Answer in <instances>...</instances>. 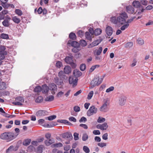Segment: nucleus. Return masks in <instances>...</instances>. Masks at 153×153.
I'll use <instances>...</instances> for the list:
<instances>
[{"mask_svg":"<svg viewBox=\"0 0 153 153\" xmlns=\"http://www.w3.org/2000/svg\"><path fill=\"white\" fill-rule=\"evenodd\" d=\"M84 32L82 30H79L77 32V34L78 36L80 37H81L83 36Z\"/></svg>","mask_w":153,"mask_h":153,"instance_id":"nucleus-56","label":"nucleus"},{"mask_svg":"<svg viewBox=\"0 0 153 153\" xmlns=\"http://www.w3.org/2000/svg\"><path fill=\"white\" fill-rule=\"evenodd\" d=\"M114 87L113 86H111L106 89V92L107 93L109 92L114 90Z\"/></svg>","mask_w":153,"mask_h":153,"instance_id":"nucleus-59","label":"nucleus"},{"mask_svg":"<svg viewBox=\"0 0 153 153\" xmlns=\"http://www.w3.org/2000/svg\"><path fill=\"white\" fill-rule=\"evenodd\" d=\"M94 94L93 91H91L88 94L87 98L88 100L91 99L93 96Z\"/></svg>","mask_w":153,"mask_h":153,"instance_id":"nucleus-51","label":"nucleus"},{"mask_svg":"<svg viewBox=\"0 0 153 153\" xmlns=\"http://www.w3.org/2000/svg\"><path fill=\"white\" fill-rule=\"evenodd\" d=\"M97 111V109L94 105L91 107L88 111L87 114L88 116L90 117L94 114H96Z\"/></svg>","mask_w":153,"mask_h":153,"instance_id":"nucleus-4","label":"nucleus"},{"mask_svg":"<svg viewBox=\"0 0 153 153\" xmlns=\"http://www.w3.org/2000/svg\"><path fill=\"white\" fill-rule=\"evenodd\" d=\"M57 122L59 123L66 124V123L68 122V120H58Z\"/></svg>","mask_w":153,"mask_h":153,"instance_id":"nucleus-54","label":"nucleus"},{"mask_svg":"<svg viewBox=\"0 0 153 153\" xmlns=\"http://www.w3.org/2000/svg\"><path fill=\"white\" fill-rule=\"evenodd\" d=\"M12 20L14 22L17 24L19 23L20 21V19L16 16L13 17L12 18Z\"/></svg>","mask_w":153,"mask_h":153,"instance_id":"nucleus-41","label":"nucleus"},{"mask_svg":"<svg viewBox=\"0 0 153 153\" xmlns=\"http://www.w3.org/2000/svg\"><path fill=\"white\" fill-rule=\"evenodd\" d=\"M102 130H106L108 126L107 124V123H104L102 125Z\"/></svg>","mask_w":153,"mask_h":153,"instance_id":"nucleus-47","label":"nucleus"},{"mask_svg":"<svg viewBox=\"0 0 153 153\" xmlns=\"http://www.w3.org/2000/svg\"><path fill=\"white\" fill-rule=\"evenodd\" d=\"M107 144L105 143H100L97 144V145L101 147H103L106 146Z\"/></svg>","mask_w":153,"mask_h":153,"instance_id":"nucleus-55","label":"nucleus"},{"mask_svg":"<svg viewBox=\"0 0 153 153\" xmlns=\"http://www.w3.org/2000/svg\"><path fill=\"white\" fill-rule=\"evenodd\" d=\"M102 79H100L99 76L95 77L90 83L91 84H94L95 86L99 85L102 82Z\"/></svg>","mask_w":153,"mask_h":153,"instance_id":"nucleus-3","label":"nucleus"},{"mask_svg":"<svg viewBox=\"0 0 153 153\" xmlns=\"http://www.w3.org/2000/svg\"><path fill=\"white\" fill-rule=\"evenodd\" d=\"M133 45V43L132 42H129L126 43L125 46V47L126 48H130L132 47Z\"/></svg>","mask_w":153,"mask_h":153,"instance_id":"nucleus-38","label":"nucleus"},{"mask_svg":"<svg viewBox=\"0 0 153 153\" xmlns=\"http://www.w3.org/2000/svg\"><path fill=\"white\" fill-rule=\"evenodd\" d=\"M57 125L56 122L52 121L50 124H45L43 125H42L43 126L46 128H51Z\"/></svg>","mask_w":153,"mask_h":153,"instance_id":"nucleus-14","label":"nucleus"},{"mask_svg":"<svg viewBox=\"0 0 153 153\" xmlns=\"http://www.w3.org/2000/svg\"><path fill=\"white\" fill-rule=\"evenodd\" d=\"M107 102L106 101L105 103L100 107V110L101 111H104V110H105L107 107Z\"/></svg>","mask_w":153,"mask_h":153,"instance_id":"nucleus-35","label":"nucleus"},{"mask_svg":"<svg viewBox=\"0 0 153 153\" xmlns=\"http://www.w3.org/2000/svg\"><path fill=\"white\" fill-rule=\"evenodd\" d=\"M49 89L51 91V94H54L55 93V91L56 90L57 87L56 85L54 83H51L49 85Z\"/></svg>","mask_w":153,"mask_h":153,"instance_id":"nucleus-6","label":"nucleus"},{"mask_svg":"<svg viewBox=\"0 0 153 153\" xmlns=\"http://www.w3.org/2000/svg\"><path fill=\"white\" fill-rule=\"evenodd\" d=\"M129 26V24H126L123 25L120 28V29L122 30H124L125 29L127 28Z\"/></svg>","mask_w":153,"mask_h":153,"instance_id":"nucleus-50","label":"nucleus"},{"mask_svg":"<svg viewBox=\"0 0 153 153\" xmlns=\"http://www.w3.org/2000/svg\"><path fill=\"white\" fill-rule=\"evenodd\" d=\"M15 13L16 14L19 16H21L22 14V11L20 9H17L15 10Z\"/></svg>","mask_w":153,"mask_h":153,"instance_id":"nucleus-46","label":"nucleus"},{"mask_svg":"<svg viewBox=\"0 0 153 153\" xmlns=\"http://www.w3.org/2000/svg\"><path fill=\"white\" fill-rule=\"evenodd\" d=\"M63 146V144L61 143L53 144L51 146L52 148L60 147Z\"/></svg>","mask_w":153,"mask_h":153,"instance_id":"nucleus-26","label":"nucleus"},{"mask_svg":"<svg viewBox=\"0 0 153 153\" xmlns=\"http://www.w3.org/2000/svg\"><path fill=\"white\" fill-rule=\"evenodd\" d=\"M12 104L15 105L20 106H21L23 105L22 104L21 102H18L17 101H16V102H12Z\"/></svg>","mask_w":153,"mask_h":153,"instance_id":"nucleus-63","label":"nucleus"},{"mask_svg":"<svg viewBox=\"0 0 153 153\" xmlns=\"http://www.w3.org/2000/svg\"><path fill=\"white\" fill-rule=\"evenodd\" d=\"M18 135V134H16L13 132H5L2 134L0 137L1 139L8 140L10 141L16 138Z\"/></svg>","mask_w":153,"mask_h":153,"instance_id":"nucleus-1","label":"nucleus"},{"mask_svg":"<svg viewBox=\"0 0 153 153\" xmlns=\"http://www.w3.org/2000/svg\"><path fill=\"white\" fill-rule=\"evenodd\" d=\"M48 112L45 110H40L37 111L36 115L37 117H43L47 115Z\"/></svg>","mask_w":153,"mask_h":153,"instance_id":"nucleus-7","label":"nucleus"},{"mask_svg":"<svg viewBox=\"0 0 153 153\" xmlns=\"http://www.w3.org/2000/svg\"><path fill=\"white\" fill-rule=\"evenodd\" d=\"M103 39H99L93 41L88 45L89 48H93L99 45L102 40Z\"/></svg>","mask_w":153,"mask_h":153,"instance_id":"nucleus-5","label":"nucleus"},{"mask_svg":"<svg viewBox=\"0 0 153 153\" xmlns=\"http://www.w3.org/2000/svg\"><path fill=\"white\" fill-rule=\"evenodd\" d=\"M42 91L43 93L46 94L48 93L49 90V87L46 84H44L42 86Z\"/></svg>","mask_w":153,"mask_h":153,"instance_id":"nucleus-13","label":"nucleus"},{"mask_svg":"<svg viewBox=\"0 0 153 153\" xmlns=\"http://www.w3.org/2000/svg\"><path fill=\"white\" fill-rule=\"evenodd\" d=\"M73 74L76 77H78L81 76L82 75L81 72L77 69L74 70L73 72Z\"/></svg>","mask_w":153,"mask_h":153,"instance_id":"nucleus-15","label":"nucleus"},{"mask_svg":"<svg viewBox=\"0 0 153 153\" xmlns=\"http://www.w3.org/2000/svg\"><path fill=\"white\" fill-rule=\"evenodd\" d=\"M43 100V97L41 96H39L35 100L36 102L37 103H40L42 102Z\"/></svg>","mask_w":153,"mask_h":153,"instance_id":"nucleus-34","label":"nucleus"},{"mask_svg":"<svg viewBox=\"0 0 153 153\" xmlns=\"http://www.w3.org/2000/svg\"><path fill=\"white\" fill-rule=\"evenodd\" d=\"M41 91H42V88L39 85L36 86L34 89V91L35 92H39Z\"/></svg>","mask_w":153,"mask_h":153,"instance_id":"nucleus-36","label":"nucleus"},{"mask_svg":"<svg viewBox=\"0 0 153 153\" xmlns=\"http://www.w3.org/2000/svg\"><path fill=\"white\" fill-rule=\"evenodd\" d=\"M56 83L58 85H63V80L62 79H57L56 80Z\"/></svg>","mask_w":153,"mask_h":153,"instance_id":"nucleus-28","label":"nucleus"},{"mask_svg":"<svg viewBox=\"0 0 153 153\" xmlns=\"http://www.w3.org/2000/svg\"><path fill=\"white\" fill-rule=\"evenodd\" d=\"M78 79L76 78L74 80L72 77L70 76L69 79V82L70 84H72V86L74 87L77 84V82Z\"/></svg>","mask_w":153,"mask_h":153,"instance_id":"nucleus-10","label":"nucleus"},{"mask_svg":"<svg viewBox=\"0 0 153 153\" xmlns=\"http://www.w3.org/2000/svg\"><path fill=\"white\" fill-rule=\"evenodd\" d=\"M7 2H2L1 4L2 6L5 9H7L10 7L9 4H7Z\"/></svg>","mask_w":153,"mask_h":153,"instance_id":"nucleus-42","label":"nucleus"},{"mask_svg":"<svg viewBox=\"0 0 153 153\" xmlns=\"http://www.w3.org/2000/svg\"><path fill=\"white\" fill-rule=\"evenodd\" d=\"M128 16L127 14L125 12L122 13L118 17V22L121 25H123L126 22V19Z\"/></svg>","mask_w":153,"mask_h":153,"instance_id":"nucleus-2","label":"nucleus"},{"mask_svg":"<svg viewBox=\"0 0 153 153\" xmlns=\"http://www.w3.org/2000/svg\"><path fill=\"white\" fill-rule=\"evenodd\" d=\"M111 22L114 24H117L118 23V17L117 18L116 16H113L111 18Z\"/></svg>","mask_w":153,"mask_h":153,"instance_id":"nucleus-21","label":"nucleus"},{"mask_svg":"<svg viewBox=\"0 0 153 153\" xmlns=\"http://www.w3.org/2000/svg\"><path fill=\"white\" fill-rule=\"evenodd\" d=\"M85 36L86 38L89 40L90 42L92 40V38L89 33L88 32H86L85 33Z\"/></svg>","mask_w":153,"mask_h":153,"instance_id":"nucleus-30","label":"nucleus"},{"mask_svg":"<svg viewBox=\"0 0 153 153\" xmlns=\"http://www.w3.org/2000/svg\"><path fill=\"white\" fill-rule=\"evenodd\" d=\"M64 71L66 74H69L71 71V68L69 66H67L64 68Z\"/></svg>","mask_w":153,"mask_h":153,"instance_id":"nucleus-16","label":"nucleus"},{"mask_svg":"<svg viewBox=\"0 0 153 153\" xmlns=\"http://www.w3.org/2000/svg\"><path fill=\"white\" fill-rule=\"evenodd\" d=\"M6 88L5 83L3 82H0V90H4Z\"/></svg>","mask_w":153,"mask_h":153,"instance_id":"nucleus-29","label":"nucleus"},{"mask_svg":"<svg viewBox=\"0 0 153 153\" xmlns=\"http://www.w3.org/2000/svg\"><path fill=\"white\" fill-rule=\"evenodd\" d=\"M126 10L127 12L130 14L134 12V8L131 6L126 7Z\"/></svg>","mask_w":153,"mask_h":153,"instance_id":"nucleus-17","label":"nucleus"},{"mask_svg":"<svg viewBox=\"0 0 153 153\" xmlns=\"http://www.w3.org/2000/svg\"><path fill=\"white\" fill-rule=\"evenodd\" d=\"M102 47H99V49L96 52V55L97 56L100 54L102 51Z\"/></svg>","mask_w":153,"mask_h":153,"instance_id":"nucleus-53","label":"nucleus"},{"mask_svg":"<svg viewBox=\"0 0 153 153\" xmlns=\"http://www.w3.org/2000/svg\"><path fill=\"white\" fill-rule=\"evenodd\" d=\"M54 99V97L53 95H50L45 98V101L51 102Z\"/></svg>","mask_w":153,"mask_h":153,"instance_id":"nucleus-25","label":"nucleus"},{"mask_svg":"<svg viewBox=\"0 0 153 153\" xmlns=\"http://www.w3.org/2000/svg\"><path fill=\"white\" fill-rule=\"evenodd\" d=\"M102 31V30L100 28H97L94 30V35L95 36L99 35L101 33Z\"/></svg>","mask_w":153,"mask_h":153,"instance_id":"nucleus-24","label":"nucleus"},{"mask_svg":"<svg viewBox=\"0 0 153 153\" xmlns=\"http://www.w3.org/2000/svg\"><path fill=\"white\" fill-rule=\"evenodd\" d=\"M132 5L134 7L137 8H139L141 5L140 1H133Z\"/></svg>","mask_w":153,"mask_h":153,"instance_id":"nucleus-19","label":"nucleus"},{"mask_svg":"<svg viewBox=\"0 0 153 153\" xmlns=\"http://www.w3.org/2000/svg\"><path fill=\"white\" fill-rule=\"evenodd\" d=\"M138 43L141 45H143L144 43V40L140 38H139L137 40Z\"/></svg>","mask_w":153,"mask_h":153,"instance_id":"nucleus-52","label":"nucleus"},{"mask_svg":"<svg viewBox=\"0 0 153 153\" xmlns=\"http://www.w3.org/2000/svg\"><path fill=\"white\" fill-rule=\"evenodd\" d=\"M68 44H70L71 46L74 47H79V44L76 41H73L69 40L68 42Z\"/></svg>","mask_w":153,"mask_h":153,"instance_id":"nucleus-12","label":"nucleus"},{"mask_svg":"<svg viewBox=\"0 0 153 153\" xmlns=\"http://www.w3.org/2000/svg\"><path fill=\"white\" fill-rule=\"evenodd\" d=\"M79 47H74L72 49V51L74 53H77L79 51L78 49Z\"/></svg>","mask_w":153,"mask_h":153,"instance_id":"nucleus-58","label":"nucleus"},{"mask_svg":"<svg viewBox=\"0 0 153 153\" xmlns=\"http://www.w3.org/2000/svg\"><path fill=\"white\" fill-rule=\"evenodd\" d=\"M56 117V115H51L45 118V119L46 120H52L54 119H55Z\"/></svg>","mask_w":153,"mask_h":153,"instance_id":"nucleus-37","label":"nucleus"},{"mask_svg":"<svg viewBox=\"0 0 153 153\" xmlns=\"http://www.w3.org/2000/svg\"><path fill=\"white\" fill-rule=\"evenodd\" d=\"M2 24L4 26L6 27H8L10 25L9 21L7 20V19H4L2 22Z\"/></svg>","mask_w":153,"mask_h":153,"instance_id":"nucleus-31","label":"nucleus"},{"mask_svg":"<svg viewBox=\"0 0 153 153\" xmlns=\"http://www.w3.org/2000/svg\"><path fill=\"white\" fill-rule=\"evenodd\" d=\"M3 116L7 118H13L16 117L15 115H9L6 113L5 114H1Z\"/></svg>","mask_w":153,"mask_h":153,"instance_id":"nucleus-43","label":"nucleus"},{"mask_svg":"<svg viewBox=\"0 0 153 153\" xmlns=\"http://www.w3.org/2000/svg\"><path fill=\"white\" fill-rule=\"evenodd\" d=\"M86 121H87L86 118L84 117H82L79 120V122L80 123H82V122H84V123H85Z\"/></svg>","mask_w":153,"mask_h":153,"instance_id":"nucleus-61","label":"nucleus"},{"mask_svg":"<svg viewBox=\"0 0 153 153\" xmlns=\"http://www.w3.org/2000/svg\"><path fill=\"white\" fill-rule=\"evenodd\" d=\"M31 140L30 139H27L24 140L23 142V144L25 146H27L29 145L31 142Z\"/></svg>","mask_w":153,"mask_h":153,"instance_id":"nucleus-27","label":"nucleus"},{"mask_svg":"<svg viewBox=\"0 0 153 153\" xmlns=\"http://www.w3.org/2000/svg\"><path fill=\"white\" fill-rule=\"evenodd\" d=\"M108 134L106 133L104 134L102 136V138L104 140H107L108 139Z\"/></svg>","mask_w":153,"mask_h":153,"instance_id":"nucleus-64","label":"nucleus"},{"mask_svg":"<svg viewBox=\"0 0 153 153\" xmlns=\"http://www.w3.org/2000/svg\"><path fill=\"white\" fill-rule=\"evenodd\" d=\"M86 66L85 64L83 63L81 64L80 65L79 68L81 71H84L86 69Z\"/></svg>","mask_w":153,"mask_h":153,"instance_id":"nucleus-40","label":"nucleus"},{"mask_svg":"<svg viewBox=\"0 0 153 153\" xmlns=\"http://www.w3.org/2000/svg\"><path fill=\"white\" fill-rule=\"evenodd\" d=\"M15 100L18 102L19 101L22 102H24V98L22 97L19 96L16 98Z\"/></svg>","mask_w":153,"mask_h":153,"instance_id":"nucleus-32","label":"nucleus"},{"mask_svg":"<svg viewBox=\"0 0 153 153\" xmlns=\"http://www.w3.org/2000/svg\"><path fill=\"white\" fill-rule=\"evenodd\" d=\"M0 37L2 39H9L8 35L4 33H1L0 36Z\"/></svg>","mask_w":153,"mask_h":153,"instance_id":"nucleus-33","label":"nucleus"},{"mask_svg":"<svg viewBox=\"0 0 153 153\" xmlns=\"http://www.w3.org/2000/svg\"><path fill=\"white\" fill-rule=\"evenodd\" d=\"M80 44L83 47H85L87 45V43L85 40L82 39L80 40Z\"/></svg>","mask_w":153,"mask_h":153,"instance_id":"nucleus-39","label":"nucleus"},{"mask_svg":"<svg viewBox=\"0 0 153 153\" xmlns=\"http://www.w3.org/2000/svg\"><path fill=\"white\" fill-rule=\"evenodd\" d=\"M65 74L64 72H63L62 71H61L59 73V76L60 79H65L66 77Z\"/></svg>","mask_w":153,"mask_h":153,"instance_id":"nucleus-22","label":"nucleus"},{"mask_svg":"<svg viewBox=\"0 0 153 153\" xmlns=\"http://www.w3.org/2000/svg\"><path fill=\"white\" fill-rule=\"evenodd\" d=\"M7 54V51H0V58L4 60L5 58V56Z\"/></svg>","mask_w":153,"mask_h":153,"instance_id":"nucleus-18","label":"nucleus"},{"mask_svg":"<svg viewBox=\"0 0 153 153\" xmlns=\"http://www.w3.org/2000/svg\"><path fill=\"white\" fill-rule=\"evenodd\" d=\"M61 135L62 138L65 139L69 138L71 140L73 138V137L71 133L70 132H66L62 134Z\"/></svg>","mask_w":153,"mask_h":153,"instance_id":"nucleus-9","label":"nucleus"},{"mask_svg":"<svg viewBox=\"0 0 153 153\" xmlns=\"http://www.w3.org/2000/svg\"><path fill=\"white\" fill-rule=\"evenodd\" d=\"M126 97L124 95H120L119 99V102L120 105H124L126 102Z\"/></svg>","mask_w":153,"mask_h":153,"instance_id":"nucleus-8","label":"nucleus"},{"mask_svg":"<svg viewBox=\"0 0 153 153\" xmlns=\"http://www.w3.org/2000/svg\"><path fill=\"white\" fill-rule=\"evenodd\" d=\"M106 33L108 36H111L113 33V29L112 27L110 26H108L105 29Z\"/></svg>","mask_w":153,"mask_h":153,"instance_id":"nucleus-11","label":"nucleus"},{"mask_svg":"<svg viewBox=\"0 0 153 153\" xmlns=\"http://www.w3.org/2000/svg\"><path fill=\"white\" fill-rule=\"evenodd\" d=\"M105 118L100 117H98L97 121L99 123H101L105 122Z\"/></svg>","mask_w":153,"mask_h":153,"instance_id":"nucleus-45","label":"nucleus"},{"mask_svg":"<svg viewBox=\"0 0 153 153\" xmlns=\"http://www.w3.org/2000/svg\"><path fill=\"white\" fill-rule=\"evenodd\" d=\"M65 60L67 63L69 64L73 61V56H67L65 58Z\"/></svg>","mask_w":153,"mask_h":153,"instance_id":"nucleus-20","label":"nucleus"},{"mask_svg":"<svg viewBox=\"0 0 153 153\" xmlns=\"http://www.w3.org/2000/svg\"><path fill=\"white\" fill-rule=\"evenodd\" d=\"M37 151L38 152L40 153H41L42 152V146H39L37 147Z\"/></svg>","mask_w":153,"mask_h":153,"instance_id":"nucleus-60","label":"nucleus"},{"mask_svg":"<svg viewBox=\"0 0 153 153\" xmlns=\"http://www.w3.org/2000/svg\"><path fill=\"white\" fill-rule=\"evenodd\" d=\"M74 109L76 112H78L80 111V108L78 106H75L74 107Z\"/></svg>","mask_w":153,"mask_h":153,"instance_id":"nucleus-62","label":"nucleus"},{"mask_svg":"<svg viewBox=\"0 0 153 153\" xmlns=\"http://www.w3.org/2000/svg\"><path fill=\"white\" fill-rule=\"evenodd\" d=\"M69 37L70 39L73 40H75L76 38L75 34L73 32H71L69 34Z\"/></svg>","mask_w":153,"mask_h":153,"instance_id":"nucleus-23","label":"nucleus"},{"mask_svg":"<svg viewBox=\"0 0 153 153\" xmlns=\"http://www.w3.org/2000/svg\"><path fill=\"white\" fill-rule=\"evenodd\" d=\"M140 3L143 5L146 6L148 4V1L146 0H140Z\"/></svg>","mask_w":153,"mask_h":153,"instance_id":"nucleus-44","label":"nucleus"},{"mask_svg":"<svg viewBox=\"0 0 153 153\" xmlns=\"http://www.w3.org/2000/svg\"><path fill=\"white\" fill-rule=\"evenodd\" d=\"M88 138V135L86 133H84L83 134L82 140L83 141H86Z\"/></svg>","mask_w":153,"mask_h":153,"instance_id":"nucleus-48","label":"nucleus"},{"mask_svg":"<svg viewBox=\"0 0 153 153\" xmlns=\"http://www.w3.org/2000/svg\"><path fill=\"white\" fill-rule=\"evenodd\" d=\"M74 139L75 140H76L79 139L78 134L75 132L74 134Z\"/></svg>","mask_w":153,"mask_h":153,"instance_id":"nucleus-57","label":"nucleus"},{"mask_svg":"<svg viewBox=\"0 0 153 153\" xmlns=\"http://www.w3.org/2000/svg\"><path fill=\"white\" fill-rule=\"evenodd\" d=\"M83 149L86 153H89L90 152V149L87 146H84L83 147Z\"/></svg>","mask_w":153,"mask_h":153,"instance_id":"nucleus-49","label":"nucleus"}]
</instances>
